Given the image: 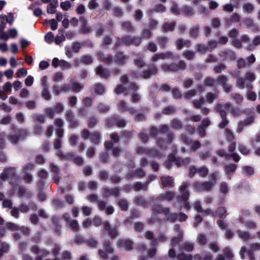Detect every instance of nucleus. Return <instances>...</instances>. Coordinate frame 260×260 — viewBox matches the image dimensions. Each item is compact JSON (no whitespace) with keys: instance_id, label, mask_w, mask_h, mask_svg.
<instances>
[{"instance_id":"obj_47","label":"nucleus","mask_w":260,"mask_h":260,"mask_svg":"<svg viewBox=\"0 0 260 260\" xmlns=\"http://www.w3.org/2000/svg\"><path fill=\"white\" fill-rule=\"evenodd\" d=\"M183 56L187 60H192L195 57V52L192 50H186L182 53Z\"/></svg>"},{"instance_id":"obj_45","label":"nucleus","mask_w":260,"mask_h":260,"mask_svg":"<svg viewBox=\"0 0 260 260\" xmlns=\"http://www.w3.org/2000/svg\"><path fill=\"white\" fill-rule=\"evenodd\" d=\"M98 241L92 238L86 239L85 244L91 248H96L98 246Z\"/></svg>"},{"instance_id":"obj_17","label":"nucleus","mask_w":260,"mask_h":260,"mask_svg":"<svg viewBox=\"0 0 260 260\" xmlns=\"http://www.w3.org/2000/svg\"><path fill=\"white\" fill-rule=\"evenodd\" d=\"M158 70L156 66L152 63L148 66V68L143 73V78L147 79L151 76L156 75L157 73Z\"/></svg>"},{"instance_id":"obj_11","label":"nucleus","mask_w":260,"mask_h":260,"mask_svg":"<svg viewBox=\"0 0 260 260\" xmlns=\"http://www.w3.org/2000/svg\"><path fill=\"white\" fill-rule=\"evenodd\" d=\"M193 188L197 191H209L214 186V183L210 181L201 182L199 181L194 182L193 183Z\"/></svg>"},{"instance_id":"obj_43","label":"nucleus","mask_w":260,"mask_h":260,"mask_svg":"<svg viewBox=\"0 0 260 260\" xmlns=\"http://www.w3.org/2000/svg\"><path fill=\"white\" fill-rule=\"evenodd\" d=\"M134 202L136 204L141 205L144 207H146L148 204L145 199L142 196L136 197L135 198Z\"/></svg>"},{"instance_id":"obj_34","label":"nucleus","mask_w":260,"mask_h":260,"mask_svg":"<svg viewBox=\"0 0 260 260\" xmlns=\"http://www.w3.org/2000/svg\"><path fill=\"white\" fill-rule=\"evenodd\" d=\"M124 85L122 84L117 85L114 89L115 92L117 94H120L123 93L124 95H126L128 93V89Z\"/></svg>"},{"instance_id":"obj_62","label":"nucleus","mask_w":260,"mask_h":260,"mask_svg":"<svg viewBox=\"0 0 260 260\" xmlns=\"http://www.w3.org/2000/svg\"><path fill=\"white\" fill-rule=\"evenodd\" d=\"M176 257L178 260H192V259L191 255H187L183 253L178 254Z\"/></svg>"},{"instance_id":"obj_54","label":"nucleus","mask_w":260,"mask_h":260,"mask_svg":"<svg viewBox=\"0 0 260 260\" xmlns=\"http://www.w3.org/2000/svg\"><path fill=\"white\" fill-rule=\"evenodd\" d=\"M83 88V86L77 82L72 83L71 85V88L73 91L75 92H79Z\"/></svg>"},{"instance_id":"obj_64","label":"nucleus","mask_w":260,"mask_h":260,"mask_svg":"<svg viewBox=\"0 0 260 260\" xmlns=\"http://www.w3.org/2000/svg\"><path fill=\"white\" fill-rule=\"evenodd\" d=\"M72 258V254L70 252L67 250H64L62 252L61 259L62 260H71Z\"/></svg>"},{"instance_id":"obj_53","label":"nucleus","mask_w":260,"mask_h":260,"mask_svg":"<svg viewBox=\"0 0 260 260\" xmlns=\"http://www.w3.org/2000/svg\"><path fill=\"white\" fill-rule=\"evenodd\" d=\"M218 95L216 93L208 92L206 95L207 102L212 103L217 98Z\"/></svg>"},{"instance_id":"obj_24","label":"nucleus","mask_w":260,"mask_h":260,"mask_svg":"<svg viewBox=\"0 0 260 260\" xmlns=\"http://www.w3.org/2000/svg\"><path fill=\"white\" fill-rule=\"evenodd\" d=\"M240 255L241 258L243 259L245 258V255H247L248 256V260H255L254 253L251 250L247 249L245 246L241 247Z\"/></svg>"},{"instance_id":"obj_10","label":"nucleus","mask_w":260,"mask_h":260,"mask_svg":"<svg viewBox=\"0 0 260 260\" xmlns=\"http://www.w3.org/2000/svg\"><path fill=\"white\" fill-rule=\"evenodd\" d=\"M189 183L187 182L183 183L179 187L180 196L177 197L178 202L187 201L189 197V192L187 189Z\"/></svg>"},{"instance_id":"obj_31","label":"nucleus","mask_w":260,"mask_h":260,"mask_svg":"<svg viewBox=\"0 0 260 260\" xmlns=\"http://www.w3.org/2000/svg\"><path fill=\"white\" fill-rule=\"evenodd\" d=\"M93 89L94 93L97 95H102L105 91L104 86L100 83L95 84L93 85Z\"/></svg>"},{"instance_id":"obj_28","label":"nucleus","mask_w":260,"mask_h":260,"mask_svg":"<svg viewBox=\"0 0 260 260\" xmlns=\"http://www.w3.org/2000/svg\"><path fill=\"white\" fill-rule=\"evenodd\" d=\"M156 40L160 48L165 49L167 47V45L169 43V39L168 37L165 36L157 37Z\"/></svg>"},{"instance_id":"obj_5","label":"nucleus","mask_w":260,"mask_h":260,"mask_svg":"<svg viewBox=\"0 0 260 260\" xmlns=\"http://www.w3.org/2000/svg\"><path fill=\"white\" fill-rule=\"evenodd\" d=\"M28 136V133L25 129L17 128L14 131L13 135H10L8 137V140L12 144L16 145L26 139Z\"/></svg>"},{"instance_id":"obj_48","label":"nucleus","mask_w":260,"mask_h":260,"mask_svg":"<svg viewBox=\"0 0 260 260\" xmlns=\"http://www.w3.org/2000/svg\"><path fill=\"white\" fill-rule=\"evenodd\" d=\"M164 199L165 201L168 202L171 201L175 197V193L173 191H168L164 193H162Z\"/></svg>"},{"instance_id":"obj_46","label":"nucleus","mask_w":260,"mask_h":260,"mask_svg":"<svg viewBox=\"0 0 260 260\" xmlns=\"http://www.w3.org/2000/svg\"><path fill=\"white\" fill-rule=\"evenodd\" d=\"M18 194L20 197L27 196L29 197L31 196V192L30 191H27L26 189L23 186H20L19 187Z\"/></svg>"},{"instance_id":"obj_20","label":"nucleus","mask_w":260,"mask_h":260,"mask_svg":"<svg viewBox=\"0 0 260 260\" xmlns=\"http://www.w3.org/2000/svg\"><path fill=\"white\" fill-rule=\"evenodd\" d=\"M30 251L34 254H38V256L44 257L48 256L50 252L45 249H41L37 245H33L30 248Z\"/></svg>"},{"instance_id":"obj_18","label":"nucleus","mask_w":260,"mask_h":260,"mask_svg":"<svg viewBox=\"0 0 260 260\" xmlns=\"http://www.w3.org/2000/svg\"><path fill=\"white\" fill-rule=\"evenodd\" d=\"M134 243L133 241L128 239H122L117 241V245L119 248H123L126 251L132 249Z\"/></svg>"},{"instance_id":"obj_27","label":"nucleus","mask_w":260,"mask_h":260,"mask_svg":"<svg viewBox=\"0 0 260 260\" xmlns=\"http://www.w3.org/2000/svg\"><path fill=\"white\" fill-rule=\"evenodd\" d=\"M161 182L164 187H173L174 185L173 179L171 177H161Z\"/></svg>"},{"instance_id":"obj_63","label":"nucleus","mask_w":260,"mask_h":260,"mask_svg":"<svg viewBox=\"0 0 260 260\" xmlns=\"http://www.w3.org/2000/svg\"><path fill=\"white\" fill-rule=\"evenodd\" d=\"M45 41L48 43L51 44L53 42V40H54V36L53 34L50 31L48 32L44 37Z\"/></svg>"},{"instance_id":"obj_38","label":"nucleus","mask_w":260,"mask_h":260,"mask_svg":"<svg viewBox=\"0 0 260 260\" xmlns=\"http://www.w3.org/2000/svg\"><path fill=\"white\" fill-rule=\"evenodd\" d=\"M240 20V17L237 13H234L229 19H225L227 25H230L233 22H238Z\"/></svg>"},{"instance_id":"obj_61","label":"nucleus","mask_w":260,"mask_h":260,"mask_svg":"<svg viewBox=\"0 0 260 260\" xmlns=\"http://www.w3.org/2000/svg\"><path fill=\"white\" fill-rule=\"evenodd\" d=\"M114 15L116 17H121L123 16V12L122 9L118 7L113 8Z\"/></svg>"},{"instance_id":"obj_19","label":"nucleus","mask_w":260,"mask_h":260,"mask_svg":"<svg viewBox=\"0 0 260 260\" xmlns=\"http://www.w3.org/2000/svg\"><path fill=\"white\" fill-rule=\"evenodd\" d=\"M219 55L223 59H229L231 61L234 60L236 57L235 53L230 49H224L220 51Z\"/></svg>"},{"instance_id":"obj_6","label":"nucleus","mask_w":260,"mask_h":260,"mask_svg":"<svg viewBox=\"0 0 260 260\" xmlns=\"http://www.w3.org/2000/svg\"><path fill=\"white\" fill-rule=\"evenodd\" d=\"M217 46V41L211 40L207 42V45L202 43L197 44L195 47L197 52L204 54L207 52H212Z\"/></svg>"},{"instance_id":"obj_36","label":"nucleus","mask_w":260,"mask_h":260,"mask_svg":"<svg viewBox=\"0 0 260 260\" xmlns=\"http://www.w3.org/2000/svg\"><path fill=\"white\" fill-rule=\"evenodd\" d=\"M153 32L150 29L145 28L143 29L141 32V37H140L142 39H151L153 37Z\"/></svg>"},{"instance_id":"obj_4","label":"nucleus","mask_w":260,"mask_h":260,"mask_svg":"<svg viewBox=\"0 0 260 260\" xmlns=\"http://www.w3.org/2000/svg\"><path fill=\"white\" fill-rule=\"evenodd\" d=\"M57 155L61 159L72 160L76 165L79 166H82L84 164L83 158L79 156H75L73 152L63 153L61 150H58Z\"/></svg>"},{"instance_id":"obj_13","label":"nucleus","mask_w":260,"mask_h":260,"mask_svg":"<svg viewBox=\"0 0 260 260\" xmlns=\"http://www.w3.org/2000/svg\"><path fill=\"white\" fill-rule=\"evenodd\" d=\"M181 139L182 141L184 142V143L186 145H191L190 150L192 151H194L197 150V149H199L201 146V144L199 141H192L191 139H189L185 135H181Z\"/></svg>"},{"instance_id":"obj_40","label":"nucleus","mask_w":260,"mask_h":260,"mask_svg":"<svg viewBox=\"0 0 260 260\" xmlns=\"http://www.w3.org/2000/svg\"><path fill=\"white\" fill-rule=\"evenodd\" d=\"M69 86L68 85L64 84L61 88H59L57 86L54 85L53 89L56 95L59 94L61 92H66L69 90Z\"/></svg>"},{"instance_id":"obj_3","label":"nucleus","mask_w":260,"mask_h":260,"mask_svg":"<svg viewBox=\"0 0 260 260\" xmlns=\"http://www.w3.org/2000/svg\"><path fill=\"white\" fill-rule=\"evenodd\" d=\"M81 137L85 140L88 139L94 145H98L101 141V135L99 132L90 133L89 131L84 128L81 132Z\"/></svg>"},{"instance_id":"obj_44","label":"nucleus","mask_w":260,"mask_h":260,"mask_svg":"<svg viewBox=\"0 0 260 260\" xmlns=\"http://www.w3.org/2000/svg\"><path fill=\"white\" fill-rule=\"evenodd\" d=\"M134 64L138 68H141L145 66L146 64L143 59V57H136L134 60Z\"/></svg>"},{"instance_id":"obj_50","label":"nucleus","mask_w":260,"mask_h":260,"mask_svg":"<svg viewBox=\"0 0 260 260\" xmlns=\"http://www.w3.org/2000/svg\"><path fill=\"white\" fill-rule=\"evenodd\" d=\"M95 152L96 149L93 147L90 146L86 151V155L89 158H92L95 155Z\"/></svg>"},{"instance_id":"obj_39","label":"nucleus","mask_w":260,"mask_h":260,"mask_svg":"<svg viewBox=\"0 0 260 260\" xmlns=\"http://www.w3.org/2000/svg\"><path fill=\"white\" fill-rule=\"evenodd\" d=\"M221 118V121L218 124L219 128L221 129L224 128L229 123V121L227 119V115L226 113L222 114V115L220 116Z\"/></svg>"},{"instance_id":"obj_56","label":"nucleus","mask_w":260,"mask_h":260,"mask_svg":"<svg viewBox=\"0 0 260 260\" xmlns=\"http://www.w3.org/2000/svg\"><path fill=\"white\" fill-rule=\"evenodd\" d=\"M98 122V119L95 116H91L88 119L87 125L89 127L92 128L95 126Z\"/></svg>"},{"instance_id":"obj_42","label":"nucleus","mask_w":260,"mask_h":260,"mask_svg":"<svg viewBox=\"0 0 260 260\" xmlns=\"http://www.w3.org/2000/svg\"><path fill=\"white\" fill-rule=\"evenodd\" d=\"M80 62L85 64L89 65L92 63L93 59L91 56L89 55H84L81 56Z\"/></svg>"},{"instance_id":"obj_12","label":"nucleus","mask_w":260,"mask_h":260,"mask_svg":"<svg viewBox=\"0 0 260 260\" xmlns=\"http://www.w3.org/2000/svg\"><path fill=\"white\" fill-rule=\"evenodd\" d=\"M228 78L224 75H219L216 79V81L221 85L223 91L226 93H229L231 91L232 86L228 84Z\"/></svg>"},{"instance_id":"obj_21","label":"nucleus","mask_w":260,"mask_h":260,"mask_svg":"<svg viewBox=\"0 0 260 260\" xmlns=\"http://www.w3.org/2000/svg\"><path fill=\"white\" fill-rule=\"evenodd\" d=\"M95 73L102 79H107L110 76V71L101 66H99L96 67Z\"/></svg>"},{"instance_id":"obj_58","label":"nucleus","mask_w":260,"mask_h":260,"mask_svg":"<svg viewBox=\"0 0 260 260\" xmlns=\"http://www.w3.org/2000/svg\"><path fill=\"white\" fill-rule=\"evenodd\" d=\"M197 94V90L195 89H191L183 94V97L186 100H189L191 98L195 96Z\"/></svg>"},{"instance_id":"obj_55","label":"nucleus","mask_w":260,"mask_h":260,"mask_svg":"<svg viewBox=\"0 0 260 260\" xmlns=\"http://www.w3.org/2000/svg\"><path fill=\"white\" fill-rule=\"evenodd\" d=\"M86 239L79 235H76L74 239V243L77 245L85 244Z\"/></svg>"},{"instance_id":"obj_29","label":"nucleus","mask_w":260,"mask_h":260,"mask_svg":"<svg viewBox=\"0 0 260 260\" xmlns=\"http://www.w3.org/2000/svg\"><path fill=\"white\" fill-rule=\"evenodd\" d=\"M223 168L225 174L230 175L233 174L235 172L237 165L235 164H229L225 165Z\"/></svg>"},{"instance_id":"obj_23","label":"nucleus","mask_w":260,"mask_h":260,"mask_svg":"<svg viewBox=\"0 0 260 260\" xmlns=\"http://www.w3.org/2000/svg\"><path fill=\"white\" fill-rule=\"evenodd\" d=\"M104 197L108 198L110 196H113L116 197H120L119 189L118 188H104Z\"/></svg>"},{"instance_id":"obj_33","label":"nucleus","mask_w":260,"mask_h":260,"mask_svg":"<svg viewBox=\"0 0 260 260\" xmlns=\"http://www.w3.org/2000/svg\"><path fill=\"white\" fill-rule=\"evenodd\" d=\"M117 205L121 211H126L128 210L129 205L127 201L124 199H121L117 202Z\"/></svg>"},{"instance_id":"obj_41","label":"nucleus","mask_w":260,"mask_h":260,"mask_svg":"<svg viewBox=\"0 0 260 260\" xmlns=\"http://www.w3.org/2000/svg\"><path fill=\"white\" fill-rule=\"evenodd\" d=\"M200 27L198 25L191 27L189 30V35L191 37L196 39L198 37Z\"/></svg>"},{"instance_id":"obj_32","label":"nucleus","mask_w":260,"mask_h":260,"mask_svg":"<svg viewBox=\"0 0 260 260\" xmlns=\"http://www.w3.org/2000/svg\"><path fill=\"white\" fill-rule=\"evenodd\" d=\"M129 43L130 46L133 45L135 46H139L142 43V38H141L139 36H129Z\"/></svg>"},{"instance_id":"obj_22","label":"nucleus","mask_w":260,"mask_h":260,"mask_svg":"<svg viewBox=\"0 0 260 260\" xmlns=\"http://www.w3.org/2000/svg\"><path fill=\"white\" fill-rule=\"evenodd\" d=\"M118 108L122 112L127 111L131 115H134L136 110L133 107H128L126 103L123 100H120L117 104Z\"/></svg>"},{"instance_id":"obj_1","label":"nucleus","mask_w":260,"mask_h":260,"mask_svg":"<svg viewBox=\"0 0 260 260\" xmlns=\"http://www.w3.org/2000/svg\"><path fill=\"white\" fill-rule=\"evenodd\" d=\"M96 56L99 61L107 65H110L113 62L118 64L123 65L125 64L126 60L128 59L127 55H124L123 52L120 51L116 52L114 57L111 54L105 56L102 51L98 52L96 53Z\"/></svg>"},{"instance_id":"obj_37","label":"nucleus","mask_w":260,"mask_h":260,"mask_svg":"<svg viewBox=\"0 0 260 260\" xmlns=\"http://www.w3.org/2000/svg\"><path fill=\"white\" fill-rule=\"evenodd\" d=\"M42 86L43 87V88L42 91V96L45 100H50L51 99V96L48 89V85L45 82H43L42 83Z\"/></svg>"},{"instance_id":"obj_60","label":"nucleus","mask_w":260,"mask_h":260,"mask_svg":"<svg viewBox=\"0 0 260 260\" xmlns=\"http://www.w3.org/2000/svg\"><path fill=\"white\" fill-rule=\"evenodd\" d=\"M223 256L228 258H232L234 257V254L231 249L228 247H225L223 249Z\"/></svg>"},{"instance_id":"obj_16","label":"nucleus","mask_w":260,"mask_h":260,"mask_svg":"<svg viewBox=\"0 0 260 260\" xmlns=\"http://www.w3.org/2000/svg\"><path fill=\"white\" fill-rule=\"evenodd\" d=\"M66 119L69 122V126L70 128H75L77 127L79 124V121L74 117L73 112L71 110H68L66 111Z\"/></svg>"},{"instance_id":"obj_51","label":"nucleus","mask_w":260,"mask_h":260,"mask_svg":"<svg viewBox=\"0 0 260 260\" xmlns=\"http://www.w3.org/2000/svg\"><path fill=\"white\" fill-rule=\"evenodd\" d=\"M215 80L213 78L208 77L205 78L204 80V84L206 86L213 87L214 86Z\"/></svg>"},{"instance_id":"obj_15","label":"nucleus","mask_w":260,"mask_h":260,"mask_svg":"<svg viewBox=\"0 0 260 260\" xmlns=\"http://www.w3.org/2000/svg\"><path fill=\"white\" fill-rule=\"evenodd\" d=\"M150 108L148 107H141L139 109L140 113L136 112L132 115L134 117V120L138 122H143L146 120V117L145 114L149 112Z\"/></svg>"},{"instance_id":"obj_49","label":"nucleus","mask_w":260,"mask_h":260,"mask_svg":"<svg viewBox=\"0 0 260 260\" xmlns=\"http://www.w3.org/2000/svg\"><path fill=\"white\" fill-rule=\"evenodd\" d=\"M133 189L135 191H139L140 190H146L147 189V185L145 183H141L140 182H137L133 186Z\"/></svg>"},{"instance_id":"obj_57","label":"nucleus","mask_w":260,"mask_h":260,"mask_svg":"<svg viewBox=\"0 0 260 260\" xmlns=\"http://www.w3.org/2000/svg\"><path fill=\"white\" fill-rule=\"evenodd\" d=\"M182 236L181 234L179 235L176 237H174L171 240L172 247H175L177 245H178L182 240Z\"/></svg>"},{"instance_id":"obj_2","label":"nucleus","mask_w":260,"mask_h":260,"mask_svg":"<svg viewBox=\"0 0 260 260\" xmlns=\"http://www.w3.org/2000/svg\"><path fill=\"white\" fill-rule=\"evenodd\" d=\"M152 210L156 214H164L167 221L175 222L177 219V214L170 212L169 208H163L160 205H155L152 207Z\"/></svg>"},{"instance_id":"obj_59","label":"nucleus","mask_w":260,"mask_h":260,"mask_svg":"<svg viewBox=\"0 0 260 260\" xmlns=\"http://www.w3.org/2000/svg\"><path fill=\"white\" fill-rule=\"evenodd\" d=\"M225 69V66L223 63H220L215 66L213 68L215 73L218 74L221 73Z\"/></svg>"},{"instance_id":"obj_25","label":"nucleus","mask_w":260,"mask_h":260,"mask_svg":"<svg viewBox=\"0 0 260 260\" xmlns=\"http://www.w3.org/2000/svg\"><path fill=\"white\" fill-rule=\"evenodd\" d=\"M121 26L123 30L127 32H134L135 30V27L128 20L121 21Z\"/></svg>"},{"instance_id":"obj_9","label":"nucleus","mask_w":260,"mask_h":260,"mask_svg":"<svg viewBox=\"0 0 260 260\" xmlns=\"http://www.w3.org/2000/svg\"><path fill=\"white\" fill-rule=\"evenodd\" d=\"M106 123L109 127L115 126L118 127H124L126 126L125 120L120 119L119 116L116 115H113L107 118Z\"/></svg>"},{"instance_id":"obj_14","label":"nucleus","mask_w":260,"mask_h":260,"mask_svg":"<svg viewBox=\"0 0 260 260\" xmlns=\"http://www.w3.org/2000/svg\"><path fill=\"white\" fill-rule=\"evenodd\" d=\"M103 224L104 230L107 232L111 239H115L118 237L119 234L116 226L111 228L108 221H105Z\"/></svg>"},{"instance_id":"obj_26","label":"nucleus","mask_w":260,"mask_h":260,"mask_svg":"<svg viewBox=\"0 0 260 260\" xmlns=\"http://www.w3.org/2000/svg\"><path fill=\"white\" fill-rule=\"evenodd\" d=\"M176 25V23L175 21H173L171 22H165L162 25V30L164 32L173 31Z\"/></svg>"},{"instance_id":"obj_8","label":"nucleus","mask_w":260,"mask_h":260,"mask_svg":"<svg viewBox=\"0 0 260 260\" xmlns=\"http://www.w3.org/2000/svg\"><path fill=\"white\" fill-rule=\"evenodd\" d=\"M102 245L103 249H99L98 254L103 259L107 260L108 259V254L114 252L113 243L109 240H105L103 242Z\"/></svg>"},{"instance_id":"obj_52","label":"nucleus","mask_w":260,"mask_h":260,"mask_svg":"<svg viewBox=\"0 0 260 260\" xmlns=\"http://www.w3.org/2000/svg\"><path fill=\"white\" fill-rule=\"evenodd\" d=\"M181 248L185 251L190 252L193 249V245L191 243L185 242L182 245Z\"/></svg>"},{"instance_id":"obj_7","label":"nucleus","mask_w":260,"mask_h":260,"mask_svg":"<svg viewBox=\"0 0 260 260\" xmlns=\"http://www.w3.org/2000/svg\"><path fill=\"white\" fill-rule=\"evenodd\" d=\"M160 68L164 72H176L178 71L184 70L186 69V64L184 61L180 60L177 63H171L170 64H162Z\"/></svg>"},{"instance_id":"obj_30","label":"nucleus","mask_w":260,"mask_h":260,"mask_svg":"<svg viewBox=\"0 0 260 260\" xmlns=\"http://www.w3.org/2000/svg\"><path fill=\"white\" fill-rule=\"evenodd\" d=\"M215 216H218L220 219L225 218L228 214L226 208L224 207H219L214 212Z\"/></svg>"},{"instance_id":"obj_35","label":"nucleus","mask_w":260,"mask_h":260,"mask_svg":"<svg viewBox=\"0 0 260 260\" xmlns=\"http://www.w3.org/2000/svg\"><path fill=\"white\" fill-rule=\"evenodd\" d=\"M180 13L185 16H190L193 15V9L191 7L184 6L180 9Z\"/></svg>"}]
</instances>
